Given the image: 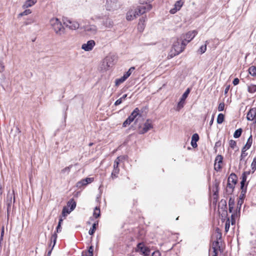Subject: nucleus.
Segmentation results:
<instances>
[{"mask_svg": "<svg viewBox=\"0 0 256 256\" xmlns=\"http://www.w3.org/2000/svg\"><path fill=\"white\" fill-rule=\"evenodd\" d=\"M131 122L128 121V120L126 118V120L122 124V126L124 127H126L128 125H129Z\"/></svg>", "mask_w": 256, "mask_h": 256, "instance_id": "de8ad7c7", "label": "nucleus"}, {"mask_svg": "<svg viewBox=\"0 0 256 256\" xmlns=\"http://www.w3.org/2000/svg\"><path fill=\"white\" fill-rule=\"evenodd\" d=\"M224 120V115L222 114H218L217 118V123L218 124H222Z\"/></svg>", "mask_w": 256, "mask_h": 256, "instance_id": "f704fd0d", "label": "nucleus"}, {"mask_svg": "<svg viewBox=\"0 0 256 256\" xmlns=\"http://www.w3.org/2000/svg\"><path fill=\"white\" fill-rule=\"evenodd\" d=\"M190 91V88H188L184 94L182 95L180 102H178L176 110L179 111L181 108H182L185 104V100L188 96Z\"/></svg>", "mask_w": 256, "mask_h": 256, "instance_id": "0eeeda50", "label": "nucleus"}, {"mask_svg": "<svg viewBox=\"0 0 256 256\" xmlns=\"http://www.w3.org/2000/svg\"><path fill=\"white\" fill-rule=\"evenodd\" d=\"M102 28H110L114 26V22L108 16H104L102 18V20L101 22Z\"/></svg>", "mask_w": 256, "mask_h": 256, "instance_id": "1a4fd4ad", "label": "nucleus"}, {"mask_svg": "<svg viewBox=\"0 0 256 256\" xmlns=\"http://www.w3.org/2000/svg\"><path fill=\"white\" fill-rule=\"evenodd\" d=\"M110 59H112V58H108V57H107L105 59V61L106 62L107 65H108V66H110V64H108V62L110 61Z\"/></svg>", "mask_w": 256, "mask_h": 256, "instance_id": "bf43d9fd", "label": "nucleus"}, {"mask_svg": "<svg viewBox=\"0 0 256 256\" xmlns=\"http://www.w3.org/2000/svg\"><path fill=\"white\" fill-rule=\"evenodd\" d=\"M250 148H248V147H246V145H245L243 148H242V150H244L245 152H246V150H248Z\"/></svg>", "mask_w": 256, "mask_h": 256, "instance_id": "0e129e2a", "label": "nucleus"}, {"mask_svg": "<svg viewBox=\"0 0 256 256\" xmlns=\"http://www.w3.org/2000/svg\"><path fill=\"white\" fill-rule=\"evenodd\" d=\"M50 22V26L56 34L61 36L64 33V28L58 18H51Z\"/></svg>", "mask_w": 256, "mask_h": 256, "instance_id": "f03ea898", "label": "nucleus"}, {"mask_svg": "<svg viewBox=\"0 0 256 256\" xmlns=\"http://www.w3.org/2000/svg\"><path fill=\"white\" fill-rule=\"evenodd\" d=\"M240 188L242 190V192L240 196V199L241 200H243L245 197V195L246 192V188H244V187L242 188L240 187Z\"/></svg>", "mask_w": 256, "mask_h": 256, "instance_id": "72a5a7b5", "label": "nucleus"}, {"mask_svg": "<svg viewBox=\"0 0 256 256\" xmlns=\"http://www.w3.org/2000/svg\"><path fill=\"white\" fill-rule=\"evenodd\" d=\"M36 2V0H27L23 6L24 8H28L32 6Z\"/></svg>", "mask_w": 256, "mask_h": 256, "instance_id": "a878e982", "label": "nucleus"}, {"mask_svg": "<svg viewBox=\"0 0 256 256\" xmlns=\"http://www.w3.org/2000/svg\"><path fill=\"white\" fill-rule=\"evenodd\" d=\"M230 146L232 148H234L236 146V142L234 140H231L229 142Z\"/></svg>", "mask_w": 256, "mask_h": 256, "instance_id": "37998d69", "label": "nucleus"}, {"mask_svg": "<svg viewBox=\"0 0 256 256\" xmlns=\"http://www.w3.org/2000/svg\"><path fill=\"white\" fill-rule=\"evenodd\" d=\"M114 166V168H119L118 162H114V166Z\"/></svg>", "mask_w": 256, "mask_h": 256, "instance_id": "052dcab7", "label": "nucleus"}, {"mask_svg": "<svg viewBox=\"0 0 256 256\" xmlns=\"http://www.w3.org/2000/svg\"><path fill=\"white\" fill-rule=\"evenodd\" d=\"M250 148H248V147H246V145H245L243 148H242V150H244L245 152H246V150H248Z\"/></svg>", "mask_w": 256, "mask_h": 256, "instance_id": "69168bd1", "label": "nucleus"}, {"mask_svg": "<svg viewBox=\"0 0 256 256\" xmlns=\"http://www.w3.org/2000/svg\"><path fill=\"white\" fill-rule=\"evenodd\" d=\"M242 133V128L238 129L234 132V138H238L241 136Z\"/></svg>", "mask_w": 256, "mask_h": 256, "instance_id": "c9c22d12", "label": "nucleus"}, {"mask_svg": "<svg viewBox=\"0 0 256 256\" xmlns=\"http://www.w3.org/2000/svg\"><path fill=\"white\" fill-rule=\"evenodd\" d=\"M242 174H244L246 175V176H248V175H249L250 174V171L244 172Z\"/></svg>", "mask_w": 256, "mask_h": 256, "instance_id": "774afa93", "label": "nucleus"}, {"mask_svg": "<svg viewBox=\"0 0 256 256\" xmlns=\"http://www.w3.org/2000/svg\"><path fill=\"white\" fill-rule=\"evenodd\" d=\"M224 108V102H221L219 104L218 106V111H222Z\"/></svg>", "mask_w": 256, "mask_h": 256, "instance_id": "49530a36", "label": "nucleus"}, {"mask_svg": "<svg viewBox=\"0 0 256 256\" xmlns=\"http://www.w3.org/2000/svg\"><path fill=\"white\" fill-rule=\"evenodd\" d=\"M56 238H57V234H56V233H54L52 236L51 242H50V245L51 244V243L52 242V241H53L54 244H53V245H52V246L51 250L48 252V256H50V255L52 250L56 244Z\"/></svg>", "mask_w": 256, "mask_h": 256, "instance_id": "393cba45", "label": "nucleus"}, {"mask_svg": "<svg viewBox=\"0 0 256 256\" xmlns=\"http://www.w3.org/2000/svg\"><path fill=\"white\" fill-rule=\"evenodd\" d=\"M140 110L138 108H136L132 112L130 115L127 118L129 122H132L134 118L139 114Z\"/></svg>", "mask_w": 256, "mask_h": 256, "instance_id": "6ab92c4d", "label": "nucleus"}, {"mask_svg": "<svg viewBox=\"0 0 256 256\" xmlns=\"http://www.w3.org/2000/svg\"><path fill=\"white\" fill-rule=\"evenodd\" d=\"M247 155V153H246L244 150H242V154L240 156V160H242L243 158L246 157Z\"/></svg>", "mask_w": 256, "mask_h": 256, "instance_id": "09e8293b", "label": "nucleus"}, {"mask_svg": "<svg viewBox=\"0 0 256 256\" xmlns=\"http://www.w3.org/2000/svg\"><path fill=\"white\" fill-rule=\"evenodd\" d=\"M230 219L228 218V220L226 221V224H225V231L226 232H228L230 228Z\"/></svg>", "mask_w": 256, "mask_h": 256, "instance_id": "c03bdc74", "label": "nucleus"}, {"mask_svg": "<svg viewBox=\"0 0 256 256\" xmlns=\"http://www.w3.org/2000/svg\"><path fill=\"white\" fill-rule=\"evenodd\" d=\"M152 256H160V253L159 251H156L152 254Z\"/></svg>", "mask_w": 256, "mask_h": 256, "instance_id": "864d4df0", "label": "nucleus"}, {"mask_svg": "<svg viewBox=\"0 0 256 256\" xmlns=\"http://www.w3.org/2000/svg\"><path fill=\"white\" fill-rule=\"evenodd\" d=\"M235 187V184H234L230 183L228 182L227 186L226 188V192L228 194H230L233 192L234 188Z\"/></svg>", "mask_w": 256, "mask_h": 256, "instance_id": "5701e85b", "label": "nucleus"}, {"mask_svg": "<svg viewBox=\"0 0 256 256\" xmlns=\"http://www.w3.org/2000/svg\"><path fill=\"white\" fill-rule=\"evenodd\" d=\"M84 30L88 32L90 34L94 35L97 33L98 28L96 26L90 24L84 27Z\"/></svg>", "mask_w": 256, "mask_h": 256, "instance_id": "4468645a", "label": "nucleus"}, {"mask_svg": "<svg viewBox=\"0 0 256 256\" xmlns=\"http://www.w3.org/2000/svg\"><path fill=\"white\" fill-rule=\"evenodd\" d=\"M184 42H182V40L178 39L177 40L174 42L173 44L172 48V54L176 56L182 52L186 46V43H184Z\"/></svg>", "mask_w": 256, "mask_h": 256, "instance_id": "7ed1b4c3", "label": "nucleus"}, {"mask_svg": "<svg viewBox=\"0 0 256 256\" xmlns=\"http://www.w3.org/2000/svg\"><path fill=\"white\" fill-rule=\"evenodd\" d=\"M118 174H116V173H114L112 172V174H111V178L112 180L118 178Z\"/></svg>", "mask_w": 256, "mask_h": 256, "instance_id": "5fc2aeb1", "label": "nucleus"}, {"mask_svg": "<svg viewBox=\"0 0 256 256\" xmlns=\"http://www.w3.org/2000/svg\"><path fill=\"white\" fill-rule=\"evenodd\" d=\"M127 78L124 75L122 77L119 78H117L115 80V85L118 86L120 84L124 82Z\"/></svg>", "mask_w": 256, "mask_h": 256, "instance_id": "bb28decb", "label": "nucleus"}, {"mask_svg": "<svg viewBox=\"0 0 256 256\" xmlns=\"http://www.w3.org/2000/svg\"><path fill=\"white\" fill-rule=\"evenodd\" d=\"M246 118L248 120L254 121L256 123V108H252L248 111Z\"/></svg>", "mask_w": 256, "mask_h": 256, "instance_id": "ddd939ff", "label": "nucleus"}, {"mask_svg": "<svg viewBox=\"0 0 256 256\" xmlns=\"http://www.w3.org/2000/svg\"><path fill=\"white\" fill-rule=\"evenodd\" d=\"M152 8V6L150 4H146V6H140L134 12H128L126 14V19L128 20H133L138 16L144 14L146 12L150 10Z\"/></svg>", "mask_w": 256, "mask_h": 256, "instance_id": "f257e3e1", "label": "nucleus"}, {"mask_svg": "<svg viewBox=\"0 0 256 256\" xmlns=\"http://www.w3.org/2000/svg\"><path fill=\"white\" fill-rule=\"evenodd\" d=\"M15 202V196L14 194V191L12 190V192L10 191L8 192L7 197H6V206H7V210L9 212L11 210L12 204H14Z\"/></svg>", "mask_w": 256, "mask_h": 256, "instance_id": "423d86ee", "label": "nucleus"}, {"mask_svg": "<svg viewBox=\"0 0 256 256\" xmlns=\"http://www.w3.org/2000/svg\"><path fill=\"white\" fill-rule=\"evenodd\" d=\"M122 158L123 156H118L114 162H118V164H119L120 162L122 160Z\"/></svg>", "mask_w": 256, "mask_h": 256, "instance_id": "6e6d98bb", "label": "nucleus"}, {"mask_svg": "<svg viewBox=\"0 0 256 256\" xmlns=\"http://www.w3.org/2000/svg\"><path fill=\"white\" fill-rule=\"evenodd\" d=\"M61 230H62L61 225L58 224L57 227H56V232H60ZM54 233H56V232Z\"/></svg>", "mask_w": 256, "mask_h": 256, "instance_id": "4d7b16f0", "label": "nucleus"}, {"mask_svg": "<svg viewBox=\"0 0 256 256\" xmlns=\"http://www.w3.org/2000/svg\"><path fill=\"white\" fill-rule=\"evenodd\" d=\"M98 221L94 222L92 224V228H91L88 232V234L90 235H92L94 234V232L96 230V226H98Z\"/></svg>", "mask_w": 256, "mask_h": 256, "instance_id": "c756f323", "label": "nucleus"}, {"mask_svg": "<svg viewBox=\"0 0 256 256\" xmlns=\"http://www.w3.org/2000/svg\"><path fill=\"white\" fill-rule=\"evenodd\" d=\"M72 211L66 206L64 207L62 211V214L64 216H66L68 214H70Z\"/></svg>", "mask_w": 256, "mask_h": 256, "instance_id": "4c0bfd02", "label": "nucleus"}, {"mask_svg": "<svg viewBox=\"0 0 256 256\" xmlns=\"http://www.w3.org/2000/svg\"><path fill=\"white\" fill-rule=\"evenodd\" d=\"M4 70V66L2 62H0V72H2Z\"/></svg>", "mask_w": 256, "mask_h": 256, "instance_id": "3c124183", "label": "nucleus"}, {"mask_svg": "<svg viewBox=\"0 0 256 256\" xmlns=\"http://www.w3.org/2000/svg\"><path fill=\"white\" fill-rule=\"evenodd\" d=\"M212 248L214 250V252H218V250L220 251V252H222V250L220 248V242L218 240L213 242Z\"/></svg>", "mask_w": 256, "mask_h": 256, "instance_id": "412c9836", "label": "nucleus"}, {"mask_svg": "<svg viewBox=\"0 0 256 256\" xmlns=\"http://www.w3.org/2000/svg\"><path fill=\"white\" fill-rule=\"evenodd\" d=\"M31 13V10H26L20 13V16H26L28 14H30Z\"/></svg>", "mask_w": 256, "mask_h": 256, "instance_id": "a18cd8bd", "label": "nucleus"}, {"mask_svg": "<svg viewBox=\"0 0 256 256\" xmlns=\"http://www.w3.org/2000/svg\"><path fill=\"white\" fill-rule=\"evenodd\" d=\"M94 181L93 178H86L82 180L76 184V186L80 188L82 186H86L88 184H90Z\"/></svg>", "mask_w": 256, "mask_h": 256, "instance_id": "2eb2a0df", "label": "nucleus"}, {"mask_svg": "<svg viewBox=\"0 0 256 256\" xmlns=\"http://www.w3.org/2000/svg\"><path fill=\"white\" fill-rule=\"evenodd\" d=\"M251 168L252 170V172L254 173L256 170V157L253 160V161L251 164Z\"/></svg>", "mask_w": 256, "mask_h": 256, "instance_id": "ea45409f", "label": "nucleus"}, {"mask_svg": "<svg viewBox=\"0 0 256 256\" xmlns=\"http://www.w3.org/2000/svg\"><path fill=\"white\" fill-rule=\"evenodd\" d=\"M228 182L234 184L236 185L237 182V176L236 174L234 173L231 174L228 178Z\"/></svg>", "mask_w": 256, "mask_h": 256, "instance_id": "4be33fe9", "label": "nucleus"}, {"mask_svg": "<svg viewBox=\"0 0 256 256\" xmlns=\"http://www.w3.org/2000/svg\"><path fill=\"white\" fill-rule=\"evenodd\" d=\"M136 251L144 256H148L150 252V248L146 246L143 242H140L138 244Z\"/></svg>", "mask_w": 256, "mask_h": 256, "instance_id": "39448f33", "label": "nucleus"}, {"mask_svg": "<svg viewBox=\"0 0 256 256\" xmlns=\"http://www.w3.org/2000/svg\"><path fill=\"white\" fill-rule=\"evenodd\" d=\"M209 44V42L206 40V44L202 46L198 50V51L201 54H204L206 50V44Z\"/></svg>", "mask_w": 256, "mask_h": 256, "instance_id": "2f4dec72", "label": "nucleus"}, {"mask_svg": "<svg viewBox=\"0 0 256 256\" xmlns=\"http://www.w3.org/2000/svg\"><path fill=\"white\" fill-rule=\"evenodd\" d=\"M95 45L96 42L94 40H90L86 43L82 44V48L86 52H89L93 49Z\"/></svg>", "mask_w": 256, "mask_h": 256, "instance_id": "f8f14e48", "label": "nucleus"}, {"mask_svg": "<svg viewBox=\"0 0 256 256\" xmlns=\"http://www.w3.org/2000/svg\"><path fill=\"white\" fill-rule=\"evenodd\" d=\"M122 102V98H120L114 103L115 106H118Z\"/></svg>", "mask_w": 256, "mask_h": 256, "instance_id": "603ef678", "label": "nucleus"}, {"mask_svg": "<svg viewBox=\"0 0 256 256\" xmlns=\"http://www.w3.org/2000/svg\"><path fill=\"white\" fill-rule=\"evenodd\" d=\"M214 116L212 115V119H211V120H210V126L212 125V124L213 123V122H214Z\"/></svg>", "mask_w": 256, "mask_h": 256, "instance_id": "e2e57ef3", "label": "nucleus"}, {"mask_svg": "<svg viewBox=\"0 0 256 256\" xmlns=\"http://www.w3.org/2000/svg\"><path fill=\"white\" fill-rule=\"evenodd\" d=\"M86 256H93V253L88 252Z\"/></svg>", "mask_w": 256, "mask_h": 256, "instance_id": "338daca9", "label": "nucleus"}, {"mask_svg": "<svg viewBox=\"0 0 256 256\" xmlns=\"http://www.w3.org/2000/svg\"><path fill=\"white\" fill-rule=\"evenodd\" d=\"M242 180L240 182V187L242 188L244 186L245 182L247 179V176L242 174Z\"/></svg>", "mask_w": 256, "mask_h": 256, "instance_id": "58836bf2", "label": "nucleus"}, {"mask_svg": "<svg viewBox=\"0 0 256 256\" xmlns=\"http://www.w3.org/2000/svg\"><path fill=\"white\" fill-rule=\"evenodd\" d=\"M146 20V16H142L140 19L139 22L138 26V31L142 32L144 30L145 27V22Z\"/></svg>", "mask_w": 256, "mask_h": 256, "instance_id": "a211bd4d", "label": "nucleus"}, {"mask_svg": "<svg viewBox=\"0 0 256 256\" xmlns=\"http://www.w3.org/2000/svg\"><path fill=\"white\" fill-rule=\"evenodd\" d=\"M248 72L249 74L253 76H256V67L254 66H250L248 68Z\"/></svg>", "mask_w": 256, "mask_h": 256, "instance_id": "c85d7f7f", "label": "nucleus"}, {"mask_svg": "<svg viewBox=\"0 0 256 256\" xmlns=\"http://www.w3.org/2000/svg\"><path fill=\"white\" fill-rule=\"evenodd\" d=\"M252 143V136L250 135V136L248 139L247 142L245 145H246V147H248L249 148H250Z\"/></svg>", "mask_w": 256, "mask_h": 256, "instance_id": "a19ab883", "label": "nucleus"}, {"mask_svg": "<svg viewBox=\"0 0 256 256\" xmlns=\"http://www.w3.org/2000/svg\"><path fill=\"white\" fill-rule=\"evenodd\" d=\"M120 7L118 0H106L105 8L106 10L114 11Z\"/></svg>", "mask_w": 256, "mask_h": 256, "instance_id": "20e7f679", "label": "nucleus"}, {"mask_svg": "<svg viewBox=\"0 0 256 256\" xmlns=\"http://www.w3.org/2000/svg\"><path fill=\"white\" fill-rule=\"evenodd\" d=\"M198 32L196 30L190 31L184 36V38L182 41L184 42V43H186V45L196 36Z\"/></svg>", "mask_w": 256, "mask_h": 256, "instance_id": "6e6552de", "label": "nucleus"}, {"mask_svg": "<svg viewBox=\"0 0 256 256\" xmlns=\"http://www.w3.org/2000/svg\"><path fill=\"white\" fill-rule=\"evenodd\" d=\"M184 2L181 0H178L174 4V8L170 10V12L172 14H175L178 10H180Z\"/></svg>", "mask_w": 256, "mask_h": 256, "instance_id": "f3484780", "label": "nucleus"}, {"mask_svg": "<svg viewBox=\"0 0 256 256\" xmlns=\"http://www.w3.org/2000/svg\"><path fill=\"white\" fill-rule=\"evenodd\" d=\"M64 24L71 30H76L79 28V24L78 22L68 19L64 20Z\"/></svg>", "mask_w": 256, "mask_h": 256, "instance_id": "9d476101", "label": "nucleus"}, {"mask_svg": "<svg viewBox=\"0 0 256 256\" xmlns=\"http://www.w3.org/2000/svg\"><path fill=\"white\" fill-rule=\"evenodd\" d=\"M72 165H70L68 166L65 168H64L62 170V172L65 173V172H67L68 173L70 172V168H72Z\"/></svg>", "mask_w": 256, "mask_h": 256, "instance_id": "79ce46f5", "label": "nucleus"}, {"mask_svg": "<svg viewBox=\"0 0 256 256\" xmlns=\"http://www.w3.org/2000/svg\"><path fill=\"white\" fill-rule=\"evenodd\" d=\"M240 80L238 78H235L232 82V84H234V86H236L238 84Z\"/></svg>", "mask_w": 256, "mask_h": 256, "instance_id": "8fccbe9b", "label": "nucleus"}, {"mask_svg": "<svg viewBox=\"0 0 256 256\" xmlns=\"http://www.w3.org/2000/svg\"><path fill=\"white\" fill-rule=\"evenodd\" d=\"M76 206V202L74 201V200L72 198L70 199L68 202L67 203V208H70V210L71 211H72Z\"/></svg>", "mask_w": 256, "mask_h": 256, "instance_id": "b1692460", "label": "nucleus"}, {"mask_svg": "<svg viewBox=\"0 0 256 256\" xmlns=\"http://www.w3.org/2000/svg\"><path fill=\"white\" fill-rule=\"evenodd\" d=\"M112 172L118 174H119V172H120V168H114L113 170H112Z\"/></svg>", "mask_w": 256, "mask_h": 256, "instance_id": "13d9d810", "label": "nucleus"}, {"mask_svg": "<svg viewBox=\"0 0 256 256\" xmlns=\"http://www.w3.org/2000/svg\"><path fill=\"white\" fill-rule=\"evenodd\" d=\"M100 208H98V207H96L94 210V213H93L94 216L96 218L100 216Z\"/></svg>", "mask_w": 256, "mask_h": 256, "instance_id": "7c9ffc66", "label": "nucleus"}, {"mask_svg": "<svg viewBox=\"0 0 256 256\" xmlns=\"http://www.w3.org/2000/svg\"><path fill=\"white\" fill-rule=\"evenodd\" d=\"M222 160L223 158L220 155H218L216 158L214 164V168L216 170L218 171L221 168V164L222 162Z\"/></svg>", "mask_w": 256, "mask_h": 256, "instance_id": "dca6fc26", "label": "nucleus"}, {"mask_svg": "<svg viewBox=\"0 0 256 256\" xmlns=\"http://www.w3.org/2000/svg\"><path fill=\"white\" fill-rule=\"evenodd\" d=\"M153 126L152 121L150 120H147L144 124L143 128L139 131L140 134H144L148 132V130L152 128Z\"/></svg>", "mask_w": 256, "mask_h": 256, "instance_id": "9b49d317", "label": "nucleus"}, {"mask_svg": "<svg viewBox=\"0 0 256 256\" xmlns=\"http://www.w3.org/2000/svg\"><path fill=\"white\" fill-rule=\"evenodd\" d=\"M199 140V136L198 134H194L192 135L191 140V145L194 148H195L197 147L198 145L196 144V142Z\"/></svg>", "mask_w": 256, "mask_h": 256, "instance_id": "aec40b11", "label": "nucleus"}, {"mask_svg": "<svg viewBox=\"0 0 256 256\" xmlns=\"http://www.w3.org/2000/svg\"><path fill=\"white\" fill-rule=\"evenodd\" d=\"M248 90L250 93H254L256 92V85L250 84L248 86Z\"/></svg>", "mask_w": 256, "mask_h": 256, "instance_id": "473e14b6", "label": "nucleus"}, {"mask_svg": "<svg viewBox=\"0 0 256 256\" xmlns=\"http://www.w3.org/2000/svg\"><path fill=\"white\" fill-rule=\"evenodd\" d=\"M135 68L134 66L131 67L127 72H126L124 75L125 77L128 78L132 74V72L134 70Z\"/></svg>", "mask_w": 256, "mask_h": 256, "instance_id": "e433bc0d", "label": "nucleus"}, {"mask_svg": "<svg viewBox=\"0 0 256 256\" xmlns=\"http://www.w3.org/2000/svg\"><path fill=\"white\" fill-rule=\"evenodd\" d=\"M234 199L230 198L228 200V206H229L228 210H229L230 212H232V210L234 208Z\"/></svg>", "mask_w": 256, "mask_h": 256, "instance_id": "cd10ccee", "label": "nucleus"}, {"mask_svg": "<svg viewBox=\"0 0 256 256\" xmlns=\"http://www.w3.org/2000/svg\"><path fill=\"white\" fill-rule=\"evenodd\" d=\"M219 231H220V230H219L218 228H216V232H218V234L219 235V236H220L219 238H220L221 236H222V234H221V233Z\"/></svg>", "mask_w": 256, "mask_h": 256, "instance_id": "680f3d73", "label": "nucleus"}]
</instances>
